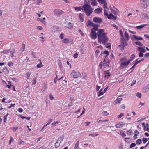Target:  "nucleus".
<instances>
[{
  "mask_svg": "<svg viewBox=\"0 0 149 149\" xmlns=\"http://www.w3.org/2000/svg\"><path fill=\"white\" fill-rule=\"evenodd\" d=\"M105 30L104 29H99L97 32V38L98 42L104 45H107L109 44L108 42L109 38L107 35V33H104Z\"/></svg>",
  "mask_w": 149,
  "mask_h": 149,
  "instance_id": "nucleus-1",
  "label": "nucleus"
},
{
  "mask_svg": "<svg viewBox=\"0 0 149 149\" xmlns=\"http://www.w3.org/2000/svg\"><path fill=\"white\" fill-rule=\"evenodd\" d=\"M84 3L86 4L83 6V8L84 10V12L88 16H89L93 12V8H92L90 3V0H85Z\"/></svg>",
  "mask_w": 149,
  "mask_h": 149,
  "instance_id": "nucleus-2",
  "label": "nucleus"
},
{
  "mask_svg": "<svg viewBox=\"0 0 149 149\" xmlns=\"http://www.w3.org/2000/svg\"><path fill=\"white\" fill-rule=\"evenodd\" d=\"M140 3L141 7L145 9L147 8L148 6L149 0H141Z\"/></svg>",
  "mask_w": 149,
  "mask_h": 149,
  "instance_id": "nucleus-3",
  "label": "nucleus"
},
{
  "mask_svg": "<svg viewBox=\"0 0 149 149\" xmlns=\"http://www.w3.org/2000/svg\"><path fill=\"white\" fill-rule=\"evenodd\" d=\"M70 75L73 78H76L80 77L81 76V74L79 72H76L75 70H73L71 73Z\"/></svg>",
  "mask_w": 149,
  "mask_h": 149,
  "instance_id": "nucleus-4",
  "label": "nucleus"
},
{
  "mask_svg": "<svg viewBox=\"0 0 149 149\" xmlns=\"http://www.w3.org/2000/svg\"><path fill=\"white\" fill-rule=\"evenodd\" d=\"M54 12L55 15L58 16H60L64 13V12L59 9H56L54 10Z\"/></svg>",
  "mask_w": 149,
  "mask_h": 149,
  "instance_id": "nucleus-5",
  "label": "nucleus"
},
{
  "mask_svg": "<svg viewBox=\"0 0 149 149\" xmlns=\"http://www.w3.org/2000/svg\"><path fill=\"white\" fill-rule=\"evenodd\" d=\"M96 31L91 30L90 34V36L91 37L92 39H95L97 37V35Z\"/></svg>",
  "mask_w": 149,
  "mask_h": 149,
  "instance_id": "nucleus-6",
  "label": "nucleus"
},
{
  "mask_svg": "<svg viewBox=\"0 0 149 149\" xmlns=\"http://www.w3.org/2000/svg\"><path fill=\"white\" fill-rule=\"evenodd\" d=\"M130 63V62L128 61H125L124 62H122L120 67L121 68H123L125 67H126Z\"/></svg>",
  "mask_w": 149,
  "mask_h": 149,
  "instance_id": "nucleus-7",
  "label": "nucleus"
},
{
  "mask_svg": "<svg viewBox=\"0 0 149 149\" xmlns=\"http://www.w3.org/2000/svg\"><path fill=\"white\" fill-rule=\"evenodd\" d=\"M93 25H92V26L93 27V28H92L91 30H93V31H99V29H98V28L100 26L99 25L97 24L93 23Z\"/></svg>",
  "mask_w": 149,
  "mask_h": 149,
  "instance_id": "nucleus-8",
  "label": "nucleus"
},
{
  "mask_svg": "<svg viewBox=\"0 0 149 149\" xmlns=\"http://www.w3.org/2000/svg\"><path fill=\"white\" fill-rule=\"evenodd\" d=\"M93 21L96 23H100L102 21V19L100 17H95L93 19Z\"/></svg>",
  "mask_w": 149,
  "mask_h": 149,
  "instance_id": "nucleus-9",
  "label": "nucleus"
},
{
  "mask_svg": "<svg viewBox=\"0 0 149 149\" xmlns=\"http://www.w3.org/2000/svg\"><path fill=\"white\" fill-rule=\"evenodd\" d=\"M125 125V123L123 122H120L118 124H116L115 125L116 127L117 128H120L122 127Z\"/></svg>",
  "mask_w": 149,
  "mask_h": 149,
  "instance_id": "nucleus-10",
  "label": "nucleus"
},
{
  "mask_svg": "<svg viewBox=\"0 0 149 149\" xmlns=\"http://www.w3.org/2000/svg\"><path fill=\"white\" fill-rule=\"evenodd\" d=\"M118 97L117 99L115 100L113 102V104L115 105H116L118 103H120V101L122 100V98H118Z\"/></svg>",
  "mask_w": 149,
  "mask_h": 149,
  "instance_id": "nucleus-11",
  "label": "nucleus"
},
{
  "mask_svg": "<svg viewBox=\"0 0 149 149\" xmlns=\"http://www.w3.org/2000/svg\"><path fill=\"white\" fill-rule=\"evenodd\" d=\"M141 17L142 18H146L147 19H149V17L148 15L145 14H141L140 15Z\"/></svg>",
  "mask_w": 149,
  "mask_h": 149,
  "instance_id": "nucleus-12",
  "label": "nucleus"
},
{
  "mask_svg": "<svg viewBox=\"0 0 149 149\" xmlns=\"http://www.w3.org/2000/svg\"><path fill=\"white\" fill-rule=\"evenodd\" d=\"M149 90V84L146 86L143 89V93H146L148 92Z\"/></svg>",
  "mask_w": 149,
  "mask_h": 149,
  "instance_id": "nucleus-13",
  "label": "nucleus"
},
{
  "mask_svg": "<svg viewBox=\"0 0 149 149\" xmlns=\"http://www.w3.org/2000/svg\"><path fill=\"white\" fill-rule=\"evenodd\" d=\"M91 2H90L91 4L94 6H97L98 4V3L96 0H90Z\"/></svg>",
  "mask_w": 149,
  "mask_h": 149,
  "instance_id": "nucleus-14",
  "label": "nucleus"
},
{
  "mask_svg": "<svg viewBox=\"0 0 149 149\" xmlns=\"http://www.w3.org/2000/svg\"><path fill=\"white\" fill-rule=\"evenodd\" d=\"M137 49L139 51L141 52L145 53L146 52L145 48L141 47H138Z\"/></svg>",
  "mask_w": 149,
  "mask_h": 149,
  "instance_id": "nucleus-15",
  "label": "nucleus"
},
{
  "mask_svg": "<svg viewBox=\"0 0 149 149\" xmlns=\"http://www.w3.org/2000/svg\"><path fill=\"white\" fill-rule=\"evenodd\" d=\"M133 36L135 40H141L143 39L142 37L136 36L135 35H133Z\"/></svg>",
  "mask_w": 149,
  "mask_h": 149,
  "instance_id": "nucleus-16",
  "label": "nucleus"
},
{
  "mask_svg": "<svg viewBox=\"0 0 149 149\" xmlns=\"http://www.w3.org/2000/svg\"><path fill=\"white\" fill-rule=\"evenodd\" d=\"M64 138V136L63 135L60 136L58 138L57 141L58 142H59L61 143L62 141Z\"/></svg>",
  "mask_w": 149,
  "mask_h": 149,
  "instance_id": "nucleus-17",
  "label": "nucleus"
},
{
  "mask_svg": "<svg viewBox=\"0 0 149 149\" xmlns=\"http://www.w3.org/2000/svg\"><path fill=\"white\" fill-rule=\"evenodd\" d=\"M65 26L67 28L70 29L73 28V26L71 22H69Z\"/></svg>",
  "mask_w": 149,
  "mask_h": 149,
  "instance_id": "nucleus-18",
  "label": "nucleus"
},
{
  "mask_svg": "<svg viewBox=\"0 0 149 149\" xmlns=\"http://www.w3.org/2000/svg\"><path fill=\"white\" fill-rule=\"evenodd\" d=\"M102 10L103 9L102 8H97L95 10V12L97 14H99L102 11Z\"/></svg>",
  "mask_w": 149,
  "mask_h": 149,
  "instance_id": "nucleus-19",
  "label": "nucleus"
},
{
  "mask_svg": "<svg viewBox=\"0 0 149 149\" xmlns=\"http://www.w3.org/2000/svg\"><path fill=\"white\" fill-rule=\"evenodd\" d=\"M74 8L76 11H80L82 9V8L81 7H74Z\"/></svg>",
  "mask_w": 149,
  "mask_h": 149,
  "instance_id": "nucleus-20",
  "label": "nucleus"
},
{
  "mask_svg": "<svg viewBox=\"0 0 149 149\" xmlns=\"http://www.w3.org/2000/svg\"><path fill=\"white\" fill-rule=\"evenodd\" d=\"M148 25L147 24H145L142 25L140 26H136V28L138 29H142L145 26H148Z\"/></svg>",
  "mask_w": 149,
  "mask_h": 149,
  "instance_id": "nucleus-21",
  "label": "nucleus"
},
{
  "mask_svg": "<svg viewBox=\"0 0 149 149\" xmlns=\"http://www.w3.org/2000/svg\"><path fill=\"white\" fill-rule=\"evenodd\" d=\"M70 41V40L68 38H65L62 40V42L63 43L67 44Z\"/></svg>",
  "mask_w": 149,
  "mask_h": 149,
  "instance_id": "nucleus-22",
  "label": "nucleus"
},
{
  "mask_svg": "<svg viewBox=\"0 0 149 149\" xmlns=\"http://www.w3.org/2000/svg\"><path fill=\"white\" fill-rule=\"evenodd\" d=\"M93 23L90 20H88L87 21V26L88 27L89 26H92L93 25Z\"/></svg>",
  "mask_w": 149,
  "mask_h": 149,
  "instance_id": "nucleus-23",
  "label": "nucleus"
},
{
  "mask_svg": "<svg viewBox=\"0 0 149 149\" xmlns=\"http://www.w3.org/2000/svg\"><path fill=\"white\" fill-rule=\"evenodd\" d=\"M125 35L127 41H128L130 37L126 31H125Z\"/></svg>",
  "mask_w": 149,
  "mask_h": 149,
  "instance_id": "nucleus-24",
  "label": "nucleus"
},
{
  "mask_svg": "<svg viewBox=\"0 0 149 149\" xmlns=\"http://www.w3.org/2000/svg\"><path fill=\"white\" fill-rule=\"evenodd\" d=\"M135 56L134 54L132 55L130 57V59L128 60L130 63V61H132L135 58Z\"/></svg>",
  "mask_w": 149,
  "mask_h": 149,
  "instance_id": "nucleus-25",
  "label": "nucleus"
},
{
  "mask_svg": "<svg viewBox=\"0 0 149 149\" xmlns=\"http://www.w3.org/2000/svg\"><path fill=\"white\" fill-rule=\"evenodd\" d=\"M135 44L139 46H143V44L141 42L139 41H136L135 42Z\"/></svg>",
  "mask_w": 149,
  "mask_h": 149,
  "instance_id": "nucleus-26",
  "label": "nucleus"
},
{
  "mask_svg": "<svg viewBox=\"0 0 149 149\" xmlns=\"http://www.w3.org/2000/svg\"><path fill=\"white\" fill-rule=\"evenodd\" d=\"M102 3L104 4V9H109L107 6V3L106 1H104V2L103 3Z\"/></svg>",
  "mask_w": 149,
  "mask_h": 149,
  "instance_id": "nucleus-27",
  "label": "nucleus"
},
{
  "mask_svg": "<svg viewBox=\"0 0 149 149\" xmlns=\"http://www.w3.org/2000/svg\"><path fill=\"white\" fill-rule=\"evenodd\" d=\"M79 17L80 19L82 20V21L83 22L84 20V15L83 14L80 13L79 15Z\"/></svg>",
  "mask_w": 149,
  "mask_h": 149,
  "instance_id": "nucleus-28",
  "label": "nucleus"
},
{
  "mask_svg": "<svg viewBox=\"0 0 149 149\" xmlns=\"http://www.w3.org/2000/svg\"><path fill=\"white\" fill-rule=\"evenodd\" d=\"M136 143L137 144L139 145L141 143H142V140L141 139H138L136 141Z\"/></svg>",
  "mask_w": 149,
  "mask_h": 149,
  "instance_id": "nucleus-29",
  "label": "nucleus"
},
{
  "mask_svg": "<svg viewBox=\"0 0 149 149\" xmlns=\"http://www.w3.org/2000/svg\"><path fill=\"white\" fill-rule=\"evenodd\" d=\"M9 115V114L7 113L6 115L4 116V119H3V121L4 122H6L7 121V117L8 115Z\"/></svg>",
  "mask_w": 149,
  "mask_h": 149,
  "instance_id": "nucleus-30",
  "label": "nucleus"
},
{
  "mask_svg": "<svg viewBox=\"0 0 149 149\" xmlns=\"http://www.w3.org/2000/svg\"><path fill=\"white\" fill-rule=\"evenodd\" d=\"M113 16V14L112 13L110 14L107 16V17L109 19H112V17Z\"/></svg>",
  "mask_w": 149,
  "mask_h": 149,
  "instance_id": "nucleus-31",
  "label": "nucleus"
},
{
  "mask_svg": "<svg viewBox=\"0 0 149 149\" xmlns=\"http://www.w3.org/2000/svg\"><path fill=\"white\" fill-rule=\"evenodd\" d=\"M98 134L94 133L90 134H89V136H90L95 137L97 136H98Z\"/></svg>",
  "mask_w": 149,
  "mask_h": 149,
  "instance_id": "nucleus-32",
  "label": "nucleus"
},
{
  "mask_svg": "<svg viewBox=\"0 0 149 149\" xmlns=\"http://www.w3.org/2000/svg\"><path fill=\"white\" fill-rule=\"evenodd\" d=\"M61 143H60L59 142H58V141L55 144V147L56 148H58L60 146V145Z\"/></svg>",
  "mask_w": 149,
  "mask_h": 149,
  "instance_id": "nucleus-33",
  "label": "nucleus"
},
{
  "mask_svg": "<svg viewBox=\"0 0 149 149\" xmlns=\"http://www.w3.org/2000/svg\"><path fill=\"white\" fill-rule=\"evenodd\" d=\"M115 8L117 10V11H116L115 10H112V12L115 15H118L117 12H119L118 10L117 9H116V8Z\"/></svg>",
  "mask_w": 149,
  "mask_h": 149,
  "instance_id": "nucleus-34",
  "label": "nucleus"
},
{
  "mask_svg": "<svg viewBox=\"0 0 149 149\" xmlns=\"http://www.w3.org/2000/svg\"><path fill=\"white\" fill-rule=\"evenodd\" d=\"M136 96L139 98L141 97V94L139 92H137L136 94Z\"/></svg>",
  "mask_w": 149,
  "mask_h": 149,
  "instance_id": "nucleus-35",
  "label": "nucleus"
},
{
  "mask_svg": "<svg viewBox=\"0 0 149 149\" xmlns=\"http://www.w3.org/2000/svg\"><path fill=\"white\" fill-rule=\"evenodd\" d=\"M43 65H42V63L41 62H40V63L39 64H38L37 65V67L38 68H40L43 66Z\"/></svg>",
  "mask_w": 149,
  "mask_h": 149,
  "instance_id": "nucleus-36",
  "label": "nucleus"
},
{
  "mask_svg": "<svg viewBox=\"0 0 149 149\" xmlns=\"http://www.w3.org/2000/svg\"><path fill=\"white\" fill-rule=\"evenodd\" d=\"M124 116V114L123 113H121L120 115L117 116V117L118 119L120 118L121 117Z\"/></svg>",
  "mask_w": 149,
  "mask_h": 149,
  "instance_id": "nucleus-37",
  "label": "nucleus"
},
{
  "mask_svg": "<svg viewBox=\"0 0 149 149\" xmlns=\"http://www.w3.org/2000/svg\"><path fill=\"white\" fill-rule=\"evenodd\" d=\"M148 141L147 139L146 138H143L142 139V141L143 142V143L144 144H145Z\"/></svg>",
  "mask_w": 149,
  "mask_h": 149,
  "instance_id": "nucleus-38",
  "label": "nucleus"
},
{
  "mask_svg": "<svg viewBox=\"0 0 149 149\" xmlns=\"http://www.w3.org/2000/svg\"><path fill=\"white\" fill-rule=\"evenodd\" d=\"M120 40L122 43H124V42H125V40L124 39V36L123 37H122V38L120 39Z\"/></svg>",
  "mask_w": 149,
  "mask_h": 149,
  "instance_id": "nucleus-39",
  "label": "nucleus"
},
{
  "mask_svg": "<svg viewBox=\"0 0 149 149\" xmlns=\"http://www.w3.org/2000/svg\"><path fill=\"white\" fill-rule=\"evenodd\" d=\"M127 134L129 135H131L132 134V132L131 130H129L127 131Z\"/></svg>",
  "mask_w": 149,
  "mask_h": 149,
  "instance_id": "nucleus-40",
  "label": "nucleus"
},
{
  "mask_svg": "<svg viewBox=\"0 0 149 149\" xmlns=\"http://www.w3.org/2000/svg\"><path fill=\"white\" fill-rule=\"evenodd\" d=\"M136 146V144L135 143H132L130 146V148H132L133 147H134Z\"/></svg>",
  "mask_w": 149,
  "mask_h": 149,
  "instance_id": "nucleus-41",
  "label": "nucleus"
},
{
  "mask_svg": "<svg viewBox=\"0 0 149 149\" xmlns=\"http://www.w3.org/2000/svg\"><path fill=\"white\" fill-rule=\"evenodd\" d=\"M99 3H102L104 1H106L105 0H97Z\"/></svg>",
  "mask_w": 149,
  "mask_h": 149,
  "instance_id": "nucleus-42",
  "label": "nucleus"
},
{
  "mask_svg": "<svg viewBox=\"0 0 149 149\" xmlns=\"http://www.w3.org/2000/svg\"><path fill=\"white\" fill-rule=\"evenodd\" d=\"M10 52V50H5L3 51L2 52L4 53L5 54H8Z\"/></svg>",
  "mask_w": 149,
  "mask_h": 149,
  "instance_id": "nucleus-43",
  "label": "nucleus"
},
{
  "mask_svg": "<svg viewBox=\"0 0 149 149\" xmlns=\"http://www.w3.org/2000/svg\"><path fill=\"white\" fill-rule=\"evenodd\" d=\"M104 92H102V91H99L98 94V96H101L102 95L104 94Z\"/></svg>",
  "mask_w": 149,
  "mask_h": 149,
  "instance_id": "nucleus-44",
  "label": "nucleus"
},
{
  "mask_svg": "<svg viewBox=\"0 0 149 149\" xmlns=\"http://www.w3.org/2000/svg\"><path fill=\"white\" fill-rule=\"evenodd\" d=\"M78 54L77 53H76L74 55V58H76L78 57Z\"/></svg>",
  "mask_w": 149,
  "mask_h": 149,
  "instance_id": "nucleus-45",
  "label": "nucleus"
},
{
  "mask_svg": "<svg viewBox=\"0 0 149 149\" xmlns=\"http://www.w3.org/2000/svg\"><path fill=\"white\" fill-rule=\"evenodd\" d=\"M102 114L105 116H107L108 115V113L106 111H104L102 112Z\"/></svg>",
  "mask_w": 149,
  "mask_h": 149,
  "instance_id": "nucleus-46",
  "label": "nucleus"
},
{
  "mask_svg": "<svg viewBox=\"0 0 149 149\" xmlns=\"http://www.w3.org/2000/svg\"><path fill=\"white\" fill-rule=\"evenodd\" d=\"M143 56V54L142 52H140L139 54V56L140 57H142Z\"/></svg>",
  "mask_w": 149,
  "mask_h": 149,
  "instance_id": "nucleus-47",
  "label": "nucleus"
},
{
  "mask_svg": "<svg viewBox=\"0 0 149 149\" xmlns=\"http://www.w3.org/2000/svg\"><path fill=\"white\" fill-rule=\"evenodd\" d=\"M13 64L14 63L13 62H10L8 63V65L9 66L11 67L13 65Z\"/></svg>",
  "mask_w": 149,
  "mask_h": 149,
  "instance_id": "nucleus-48",
  "label": "nucleus"
},
{
  "mask_svg": "<svg viewBox=\"0 0 149 149\" xmlns=\"http://www.w3.org/2000/svg\"><path fill=\"white\" fill-rule=\"evenodd\" d=\"M122 43L123 44V47L127 46L128 45L126 41H125V42H124V43Z\"/></svg>",
  "mask_w": 149,
  "mask_h": 149,
  "instance_id": "nucleus-49",
  "label": "nucleus"
},
{
  "mask_svg": "<svg viewBox=\"0 0 149 149\" xmlns=\"http://www.w3.org/2000/svg\"><path fill=\"white\" fill-rule=\"evenodd\" d=\"M120 108L123 109H125V105L124 104H122L120 106Z\"/></svg>",
  "mask_w": 149,
  "mask_h": 149,
  "instance_id": "nucleus-50",
  "label": "nucleus"
},
{
  "mask_svg": "<svg viewBox=\"0 0 149 149\" xmlns=\"http://www.w3.org/2000/svg\"><path fill=\"white\" fill-rule=\"evenodd\" d=\"M64 34L63 33H61L59 36V37L61 39H63V38Z\"/></svg>",
  "mask_w": 149,
  "mask_h": 149,
  "instance_id": "nucleus-51",
  "label": "nucleus"
},
{
  "mask_svg": "<svg viewBox=\"0 0 149 149\" xmlns=\"http://www.w3.org/2000/svg\"><path fill=\"white\" fill-rule=\"evenodd\" d=\"M136 82V80L134 81H132V83L131 84V86H133L134 84Z\"/></svg>",
  "mask_w": 149,
  "mask_h": 149,
  "instance_id": "nucleus-52",
  "label": "nucleus"
},
{
  "mask_svg": "<svg viewBox=\"0 0 149 149\" xmlns=\"http://www.w3.org/2000/svg\"><path fill=\"white\" fill-rule=\"evenodd\" d=\"M79 32L81 36H83L84 35V33H83L81 29L79 30Z\"/></svg>",
  "mask_w": 149,
  "mask_h": 149,
  "instance_id": "nucleus-53",
  "label": "nucleus"
},
{
  "mask_svg": "<svg viewBox=\"0 0 149 149\" xmlns=\"http://www.w3.org/2000/svg\"><path fill=\"white\" fill-rule=\"evenodd\" d=\"M25 45L24 44H22V51H24L25 50Z\"/></svg>",
  "mask_w": 149,
  "mask_h": 149,
  "instance_id": "nucleus-54",
  "label": "nucleus"
},
{
  "mask_svg": "<svg viewBox=\"0 0 149 149\" xmlns=\"http://www.w3.org/2000/svg\"><path fill=\"white\" fill-rule=\"evenodd\" d=\"M17 129H18V127H14L13 128V130L14 132H15V131H16V130Z\"/></svg>",
  "mask_w": 149,
  "mask_h": 149,
  "instance_id": "nucleus-55",
  "label": "nucleus"
},
{
  "mask_svg": "<svg viewBox=\"0 0 149 149\" xmlns=\"http://www.w3.org/2000/svg\"><path fill=\"white\" fill-rule=\"evenodd\" d=\"M144 56L146 58H147L149 57V53H146L144 55Z\"/></svg>",
  "mask_w": 149,
  "mask_h": 149,
  "instance_id": "nucleus-56",
  "label": "nucleus"
},
{
  "mask_svg": "<svg viewBox=\"0 0 149 149\" xmlns=\"http://www.w3.org/2000/svg\"><path fill=\"white\" fill-rule=\"evenodd\" d=\"M107 74H108L107 75H105V77H107V78H108L110 76V74L109 72Z\"/></svg>",
  "mask_w": 149,
  "mask_h": 149,
  "instance_id": "nucleus-57",
  "label": "nucleus"
},
{
  "mask_svg": "<svg viewBox=\"0 0 149 149\" xmlns=\"http://www.w3.org/2000/svg\"><path fill=\"white\" fill-rule=\"evenodd\" d=\"M15 52V50L14 49H12L10 51V53L11 54H13Z\"/></svg>",
  "mask_w": 149,
  "mask_h": 149,
  "instance_id": "nucleus-58",
  "label": "nucleus"
},
{
  "mask_svg": "<svg viewBox=\"0 0 149 149\" xmlns=\"http://www.w3.org/2000/svg\"><path fill=\"white\" fill-rule=\"evenodd\" d=\"M37 4H39L40 3L42 2V0H37Z\"/></svg>",
  "mask_w": 149,
  "mask_h": 149,
  "instance_id": "nucleus-59",
  "label": "nucleus"
},
{
  "mask_svg": "<svg viewBox=\"0 0 149 149\" xmlns=\"http://www.w3.org/2000/svg\"><path fill=\"white\" fill-rule=\"evenodd\" d=\"M18 111L20 113H22L23 111V110L21 108H19L18 109Z\"/></svg>",
  "mask_w": 149,
  "mask_h": 149,
  "instance_id": "nucleus-60",
  "label": "nucleus"
},
{
  "mask_svg": "<svg viewBox=\"0 0 149 149\" xmlns=\"http://www.w3.org/2000/svg\"><path fill=\"white\" fill-rule=\"evenodd\" d=\"M104 15H106V16L107 17V15H108L107 12V11H106V10L105 9H104Z\"/></svg>",
  "mask_w": 149,
  "mask_h": 149,
  "instance_id": "nucleus-61",
  "label": "nucleus"
},
{
  "mask_svg": "<svg viewBox=\"0 0 149 149\" xmlns=\"http://www.w3.org/2000/svg\"><path fill=\"white\" fill-rule=\"evenodd\" d=\"M119 32H120V35H121L122 37H123L124 36L123 35V33L122 30H120Z\"/></svg>",
  "mask_w": 149,
  "mask_h": 149,
  "instance_id": "nucleus-62",
  "label": "nucleus"
},
{
  "mask_svg": "<svg viewBox=\"0 0 149 149\" xmlns=\"http://www.w3.org/2000/svg\"><path fill=\"white\" fill-rule=\"evenodd\" d=\"M37 28H38V29H39V30H41L42 29V27L41 26H37Z\"/></svg>",
  "mask_w": 149,
  "mask_h": 149,
  "instance_id": "nucleus-63",
  "label": "nucleus"
},
{
  "mask_svg": "<svg viewBox=\"0 0 149 149\" xmlns=\"http://www.w3.org/2000/svg\"><path fill=\"white\" fill-rule=\"evenodd\" d=\"M49 97L51 100H52L54 99V97L51 94H50Z\"/></svg>",
  "mask_w": 149,
  "mask_h": 149,
  "instance_id": "nucleus-64",
  "label": "nucleus"
}]
</instances>
